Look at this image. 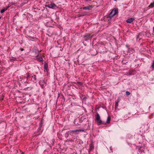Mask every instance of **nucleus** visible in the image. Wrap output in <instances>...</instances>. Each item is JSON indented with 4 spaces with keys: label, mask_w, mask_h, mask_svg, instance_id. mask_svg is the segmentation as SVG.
I'll return each mask as SVG.
<instances>
[{
    "label": "nucleus",
    "mask_w": 154,
    "mask_h": 154,
    "mask_svg": "<svg viewBox=\"0 0 154 154\" xmlns=\"http://www.w3.org/2000/svg\"><path fill=\"white\" fill-rule=\"evenodd\" d=\"M118 13V8H114L112 10L109 15L107 16V18H108L109 21H110L113 17L117 14Z\"/></svg>",
    "instance_id": "obj_1"
},
{
    "label": "nucleus",
    "mask_w": 154,
    "mask_h": 154,
    "mask_svg": "<svg viewBox=\"0 0 154 154\" xmlns=\"http://www.w3.org/2000/svg\"><path fill=\"white\" fill-rule=\"evenodd\" d=\"M96 120L97 122L98 125H100L102 124L104 125L106 124V123L103 121L101 119L100 116L98 112L96 113Z\"/></svg>",
    "instance_id": "obj_2"
},
{
    "label": "nucleus",
    "mask_w": 154,
    "mask_h": 154,
    "mask_svg": "<svg viewBox=\"0 0 154 154\" xmlns=\"http://www.w3.org/2000/svg\"><path fill=\"white\" fill-rule=\"evenodd\" d=\"M94 35L93 34H86L84 36V38L85 40L86 41L88 39H91Z\"/></svg>",
    "instance_id": "obj_3"
},
{
    "label": "nucleus",
    "mask_w": 154,
    "mask_h": 154,
    "mask_svg": "<svg viewBox=\"0 0 154 154\" xmlns=\"http://www.w3.org/2000/svg\"><path fill=\"white\" fill-rule=\"evenodd\" d=\"M45 7H48L50 8L56 9L58 8L57 6L54 3H51L48 5H45Z\"/></svg>",
    "instance_id": "obj_4"
},
{
    "label": "nucleus",
    "mask_w": 154,
    "mask_h": 154,
    "mask_svg": "<svg viewBox=\"0 0 154 154\" xmlns=\"http://www.w3.org/2000/svg\"><path fill=\"white\" fill-rule=\"evenodd\" d=\"M78 131L77 130H70L68 131V133L69 134V135L72 136H74L77 134Z\"/></svg>",
    "instance_id": "obj_5"
},
{
    "label": "nucleus",
    "mask_w": 154,
    "mask_h": 154,
    "mask_svg": "<svg viewBox=\"0 0 154 154\" xmlns=\"http://www.w3.org/2000/svg\"><path fill=\"white\" fill-rule=\"evenodd\" d=\"M92 6H87L82 8V9L84 10H88L89 11L91 10Z\"/></svg>",
    "instance_id": "obj_6"
},
{
    "label": "nucleus",
    "mask_w": 154,
    "mask_h": 154,
    "mask_svg": "<svg viewBox=\"0 0 154 154\" xmlns=\"http://www.w3.org/2000/svg\"><path fill=\"white\" fill-rule=\"evenodd\" d=\"M48 65L47 63L46 62L45 63L44 66V71L45 72L46 71L48 72Z\"/></svg>",
    "instance_id": "obj_7"
},
{
    "label": "nucleus",
    "mask_w": 154,
    "mask_h": 154,
    "mask_svg": "<svg viewBox=\"0 0 154 154\" xmlns=\"http://www.w3.org/2000/svg\"><path fill=\"white\" fill-rule=\"evenodd\" d=\"M134 20V19L133 18H131L128 19L126 22L128 23H131Z\"/></svg>",
    "instance_id": "obj_8"
},
{
    "label": "nucleus",
    "mask_w": 154,
    "mask_h": 154,
    "mask_svg": "<svg viewBox=\"0 0 154 154\" xmlns=\"http://www.w3.org/2000/svg\"><path fill=\"white\" fill-rule=\"evenodd\" d=\"M9 7V6H8L6 8H3L0 11V12L1 14L3 13L5 11H6L7 9Z\"/></svg>",
    "instance_id": "obj_9"
},
{
    "label": "nucleus",
    "mask_w": 154,
    "mask_h": 154,
    "mask_svg": "<svg viewBox=\"0 0 154 154\" xmlns=\"http://www.w3.org/2000/svg\"><path fill=\"white\" fill-rule=\"evenodd\" d=\"M110 120H111V118H110V117L108 116L107 117V120L106 121V122H105V123H106H106L109 124L110 123Z\"/></svg>",
    "instance_id": "obj_10"
},
{
    "label": "nucleus",
    "mask_w": 154,
    "mask_h": 154,
    "mask_svg": "<svg viewBox=\"0 0 154 154\" xmlns=\"http://www.w3.org/2000/svg\"><path fill=\"white\" fill-rule=\"evenodd\" d=\"M16 57H11L10 58V60L11 61L13 62L14 61L16 60Z\"/></svg>",
    "instance_id": "obj_11"
},
{
    "label": "nucleus",
    "mask_w": 154,
    "mask_h": 154,
    "mask_svg": "<svg viewBox=\"0 0 154 154\" xmlns=\"http://www.w3.org/2000/svg\"><path fill=\"white\" fill-rule=\"evenodd\" d=\"M32 51V52H33V53H35V54L37 53V55L36 56L37 57V56H38V52H39L38 51H36V49H33Z\"/></svg>",
    "instance_id": "obj_12"
},
{
    "label": "nucleus",
    "mask_w": 154,
    "mask_h": 154,
    "mask_svg": "<svg viewBox=\"0 0 154 154\" xmlns=\"http://www.w3.org/2000/svg\"><path fill=\"white\" fill-rule=\"evenodd\" d=\"M43 119H42L40 123L39 126H40V127H41L43 125Z\"/></svg>",
    "instance_id": "obj_13"
},
{
    "label": "nucleus",
    "mask_w": 154,
    "mask_h": 154,
    "mask_svg": "<svg viewBox=\"0 0 154 154\" xmlns=\"http://www.w3.org/2000/svg\"><path fill=\"white\" fill-rule=\"evenodd\" d=\"M69 136V134L68 133V131L67 132H66L65 134V136L66 138H67Z\"/></svg>",
    "instance_id": "obj_14"
},
{
    "label": "nucleus",
    "mask_w": 154,
    "mask_h": 154,
    "mask_svg": "<svg viewBox=\"0 0 154 154\" xmlns=\"http://www.w3.org/2000/svg\"><path fill=\"white\" fill-rule=\"evenodd\" d=\"M37 59L38 61L40 62H42L43 61V59L42 57L38 58Z\"/></svg>",
    "instance_id": "obj_15"
},
{
    "label": "nucleus",
    "mask_w": 154,
    "mask_h": 154,
    "mask_svg": "<svg viewBox=\"0 0 154 154\" xmlns=\"http://www.w3.org/2000/svg\"><path fill=\"white\" fill-rule=\"evenodd\" d=\"M81 98L82 100H86L87 99L86 97L85 96H84V97H82Z\"/></svg>",
    "instance_id": "obj_16"
},
{
    "label": "nucleus",
    "mask_w": 154,
    "mask_h": 154,
    "mask_svg": "<svg viewBox=\"0 0 154 154\" xmlns=\"http://www.w3.org/2000/svg\"><path fill=\"white\" fill-rule=\"evenodd\" d=\"M30 76V74L29 73H27L26 74V79L27 80L28 79V78Z\"/></svg>",
    "instance_id": "obj_17"
},
{
    "label": "nucleus",
    "mask_w": 154,
    "mask_h": 154,
    "mask_svg": "<svg viewBox=\"0 0 154 154\" xmlns=\"http://www.w3.org/2000/svg\"><path fill=\"white\" fill-rule=\"evenodd\" d=\"M150 6L152 7H154V1L150 4Z\"/></svg>",
    "instance_id": "obj_18"
},
{
    "label": "nucleus",
    "mask_w": 154,
    "mask_h": 154,
    "mask_svg": "<svg viewBox=\"0 0 154 154\" xmlns=\"http://www.w3.org/2000/svg\"><path fill=\"white\" fill-rule=\"evenodd\" d=\"M130 93L128 91H127L126 92V95L127 96H128L129 95H130Z\"/></svg>",
    "instance_id": "obj_19"
},
{
    "label": "nucleus",
    "mask_w": 154,
    "mask_h": 154,
    "mask_svg": "<svg viewBox=\"0 0 154 154\" xmlns=\"http://www.w3.org/2000/svg\"><path fill=\"white\" fill-rule=\"evenodd\" d=\"M125 46H126V47H127L128 48V51H129V50H130L131 48H129L130 46H129V45H128L127 44V45H125Z\"/></svg>",
    "instance_id": "obj_20"
},
{
    "label": "nucleus",
    "mask_w": 154,
    "mask_h": 154,
    "mask_svg": "<svg viewBox=\"0 0 154 154\" xmlns=\"http://www.w3.org/2000/svg\"><path fill=\"white\" fill-rule=\"evenodd\" d=\"M119 102V100H117V101L116 102V104H115V107H116L118 106V103Z\"/></svg>",
    "instance_id": "obj_21"
},
{
    "label": "nucleus",
    "mask_w": 154,
    "mask_h": 154,
    "mask_svg": "<svg viewBox=\"0 0 154 154\" xmlns=\"http://www.w3.org/2000/svg\"><path fill=\"white\" fill-rule=\"evenodd\" d=\"M35 76H36V75H33L32 76V78L33 79H34V80H36V78H35Z\"/></svg>",
    "instance_id": "obj_22"
},
{
    "label": "nucleus",
    "mask_w": 154,
    "mask_h": 154,
    "mask_svg": "<svg viewBox=\"0 0 154 154\" xmlns=\"http://www.w3.org/2000/svg\"><path fill=\"white\" fill-rule=\"evenodd\" d=\"M93 149H94V147L93 146H92L91 145L90 146V147L89 150L91 151Z\"/></svg>",
    "instance_id": "obj_23"
},
{
    "label": "nucleus",
    "mask_w": 154,
    "mask_h": 154,
    "mask_svg": "<svg viewBox=\"0 0 154 154\" xmlns=\"http://www.w3.org/2000/svg\"><path fill=\"white\" fill-rule=\"evenodd\" d=\"M133 72V71H129V73L128 75H132L133 74V73H132Z\"/></svg>",
    "instance_id": "obj_24"
},
{
    "label": "nucleus",
    "mask_w": 154,
    "mask_h": 154,
    "mask_svg": "<svg viewBox=\"0 0 154 154\" xmlns=\"http://www.w3.org/2000/svg\"><path fill=\"white\" fill-rule=\"evenodd\" d=\"M152 68H153V69H154V61H153L152 63Z\"/></svg>",
    "instance_id": "obj_25"
},
{
    "label": "nucleus",
    "mask_w": 154,
    "mask_h": 154,
    "mask_svg": "<svg viewBox=\"0 0 154 154\" xmlns=\"http://www.w3.org/2000/svg\"><path fill=\"white\" fill-rule=\"evenodd\" d=\"M78 84L81 85H82V83L81 82H79Z\"/></svg>",
    "instance_id": "obj_26"
},
{
    "label": "nucleus",
    "mask_w": 154,
    "mask_h": 154,
    "mask_svg": "<svg viewBox=\"0 0 154 154\" xmlns=\"http://www.w3.org/2000/svg\"><path fill=\"white\" fill-rule=\"evenodd\" d=\"M42 88H45V86L44 85H42Z\"/></svg>",
    "instance_id": "obj_27"
},
{
    "label": "nucleus",
    "mask_w": 154,
    "mask_h": 154,
    "mask_svg": "<svg viewBox=\"0 0 154 154\" xmlns=\"http://www.w3.org/2000/svg\"><path fill=\"white\" fill-rule=\"evenodd\" d=\"M24 50V49L23 48H21V51H23Z\"/></svg>",
    "instance_id": "obj_28"
},
{
    "label": "nucleus",
    "mask_w": 154,
    "mask_h": 154,
    "mask_svg": "<svg viewBox=\"0 0 154 154\" xmlns=\"http://www.w3.org/2000/svg\"><path fill=\"white\" fill-rule=\"evenodd\" d=\"M143 151H143V149H142V150H141V152H143Z\"/></svg>",
    "instance_id": "obj_29"
},
{
    "label": "nucleus",
    "mask_w": 154,
    "mask_h": 154,
    "mask_svg": "<svg viewBox=\"0 0 154 154\" xmlns=\"http://www.w3.org/2000/svg\"><path fill=\"white\" fill-rule=\"evenodd\" d=\"M153 31L154 33V27H153Z\"/></svg>",
    "instance_id": "obj_30"
},
{
    "label": "nucleus",
    "mask_w": 154,
    "mask_h": 154,
    "mask_svg": "<svg viewBox=\"0 0 154 154\" xmlns=\"http://www.w3.org/2000/svg\"><path fill=\"white\" fill-rule=\"evenodd\" d=\"M122 63H123V64H125V63H124V62H123V61H122Z\"/></svg>",
    "instance_id": "obj_31"
},
{
    "label": "nucleus",
    "mask_w": 154,
    "mask_h": 154,
    "mask_svg": "<svg viewBox=\"0 0 154 154\" xmlns=\"http://www.w3.org/2000/svg\"><path fill=\"white\" fill-rule=\"evenodd\" d=\"M95 51H96V54H95V55H96V54H97V51H96L95 50Z\"/></svg>",
    "instance_id": "obj_32"
},
{
    "label": "nucleus",
    "mask_w": 154,
    "mask_h": 154,
    "mask_svg": "<svg viewBox=\"0 0 154 154\" xmlns=\"http://www.w3.org/2000/svg\"><path fill=\"white\" fill-rule=\"evenodd\" d=\"M86 2L88 1L89 0H85Z\"/></svg>",
    "instance_id": "obj_33"
},
{
    "label": "nucleus",
    "mask_w": 154,
    "mask_h": 154,
    "mask_svg": "<svg viewBox=\"0 0 154 154\" xmlns=\"http://www.w3.org/2000/svg\"><path fill=\"white\" fill-rule=\"evenodd\" d=\"M1 17H0V19H1Z\"/></svg>",
    "instance_id": "obj_34"
},
{
    "label": "nucleus",
    "mask_w": 154,
    "mask_h": 154,
    "mask_svg": "<svg viewBox=\"0 0 154 154\" xmlns=\"http://www.w3.org/2000/svg\"><path fill=\"white\" fill-rule=\"evenodd\" d=\"M22 154H23V153H22Z\"/></svg>",
    "instance_id": "obj_35"
},
{
    "label": "nucleus",
    "mask_w": 154,
    "mask_h": 154,
    "mask_svg": "<svg viewBox=\"0 0 154 154\" xmlns=\"http://www.w3.org/2000/svg\"><path fill=\"white\" fill-rule=\"evenodd\" d=\"M22 154H23V153H22Z\"/></svg>",
    "instance_id": "obj_36"
}]
</instances>
